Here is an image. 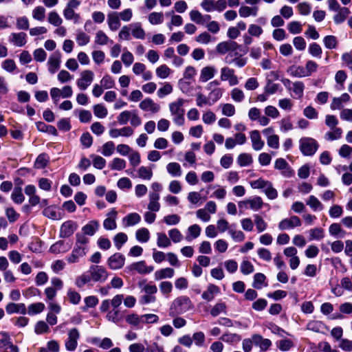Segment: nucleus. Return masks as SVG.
<instances>
[{"instance_id":"obj_1","label":"nucleus","mask_w":352,"mask_h":352,"mask_svg":"<svg viewBox=\"0 0 352 352\" xmlns=\"http://www.w3.org/2000/svg\"><path fill=\"white\" fill-rule=\"evenodd\" d=\"M192 307L190 298L187 296H180L175 299L170 308L169 315L175 316L191 309Z\"/></svg>"},{"instance_id":"obj_2","label":"nucleus","mask_w":352,"mask_h":352,"mask_svg":"<svg viewBox=\"0 0 352 352\" xmlns=\"http://www.w3.org/2000/svg\"><path fill=\"white\" fill-rule=\"evenodd\" d=\"M184 100L178 98L175 102L169 104V110L173 116V122L178 126H182L184 124L185 110L183 108Z\"/></svg>"},{"instance_id":"obj_3","label":"nucleus","mask_w":352,"mask_h":352,"mask_svg":"<svg viewBox=\"0 0 352 352\" xmlns=\"http://www.w3.org/2000/svg\"><path fill=\"white\" fill-rule=\"evenodd\" d=\"M319 147L317 141L312 138H302L299 141V148L304 155L311 156Z\"/></svg>"},{"instance_id":"obj_4","label":"nucleus","mask_w":352,"mask_h":352,"mask_svg":"<svg viewBox=\"0 0 352 352\" xmlns=\"http://www.w3.org/2000/svg\"><path fill=\"white\" fill-rule=\"evenodd\" d=\"M80 4V2L78 0H69L63 10L64 17L67 20H74V23H78L80 16L75 12L74 9L77 8Z\"/></svg>"},{"instance_id":"obj_5","label":"nucleus","mask_w":352,"mask_h":352,"mask_svg":"<svg viewBox=\"0 0 352 352\" xmlns=\"http://www.w3.org/2000/svg\"><path fill=\"white\" fill-rule=\"evenodd\" d=\"M91 280L94 282L104 283L108 278V272L106 269L101 265H91L88 271Z\"/></svg>"},{"instance_id":"obj_6","label":"nucleus","mask_w":352,"mask_h":352,"mask_svg":"<svg viewBox=\"0 0 352 352\" xmlns=\"http://www.w3.org/2000/svg\"><path fill=\"white\" fill-rule=\"evenodd\" d=\"M80 338V333L76 328L70 329L68 332V338L65 346L67 351H74L78 345V340Z\"/></svg>"},{"instance_id":"obj_7","label":"nucleus","mask_w":352,"mask_h":352,"mask_svg":"<svg viewBox=\"0 0 352 352\" xmlns=\"http://www.w3.org/2000/svg\"><path fill=\"white\" fill-rule=\"evenodd\" d=\"M153 270V266H147L144 261H139L127 266L124 269V272L130 273L131 272L135 270L140 274H146L151 273Z\"/></svg>"},{"instance_id":"obj_8","label":"nucleus","mask_w":352,"mask_h":352,"mask_svg":"<svg viewBox=\"0 0 352 352\" xmlns=\"http://www.w3.org/2000/svg\"><path fill=\"white\" fill-rule=\"evenodd\" d=\"M88 248H81L79 246H75L71 253L67 258L66 261L70 263H78L80 258L85 256L87 254Z\"/></svg>"},{"instance_id":"obj_9","label":"nucleus","mask_w":352,"mask_h":352,"mask_svg":"<svg viewBox=\"0 0 352 352\" xmlns=\"http://www.w3.org/2000/svg\"><path fill=\"white\" fill-rule=\"evenodd\" d=\"M94 72L91 70H85L80 74V78L77 80V85L81 90H85L94 80Z\"/></svg>"},{"instance_id":"obj_10","label":"nucleus","mask_w":352,"mask_h":352,"mask_svg":"<svg viewBox=\"0 0 352 352\" xmlns=\"http://www.w3.org/2000/svg\"><path fill=\"white\" fill-rule=\"evenodd\" d=\"M125 262V257L120 253H115L111 256L107 260L109 267L113 270L122 268Z\"/></svg>"},{"instance_id":"obj_11","label":"nucleus","mask_w":352,"mask_h":352,"mask_svg":"<svg viewBox=\"0 0 352 352\" xmlns=\"http://www.w3.org/2000/svg\"><path fill=\"white\" fill-rule=\"evenodd\" d=\"M301 226V221L297 216H292L290 218L283 219L278 224L280 230L292 229Z\"/></svg>"},{"instance_id":"obj_12","label":"nucleus","mask_w":352,"mask_h":352,"mask_svg":"<svg viewBox=\"0 0 352 352\" xmlns=\"http://www.w3.org/2000/svg\"><path fill=\"white\" fill-rule=\"evenodd\" d=\"M76 223L72 221H67L63 223L60 230V236L62 238H67L72 236L77 229Z\"/></svg>"},{"instance_id":"obj_13","label":"nucleus","mask_w":352,"mask_h":352,"mask_svg":"<svg viewBox=\"0 0 352 352\" xmlns=\"http://www.w3.org/2000/svg\"><path fill=\"white\" fill-rule=\"evenodd\" d=\"M239 47V45L233 41H227L219 43L217 45V52L221 54H225L228 52H234Z\"/></svg>"},{"instance_id":"obj_14","label":"nucleus","mask_w":352,"mask_h":352,"mask_svg":"<svg viewBox=\"0 0 352 352\" xmlns=\"http://www.w3.org/2000/svg\"><path fill=\"white\" fill-rule=\"evenodd\" d=\"M61 55L58 52L53 53L48 59L49 72L54 74L60 67Z\"/></svg>"},{"instance_id":"obj_15","label":"nucleus","mask_w":352,"mask_h":352,"mask_svg":"<svg viewBox=\"0 0 352 352\" xmlns=\"http://www.w3.org/2000/svg\"><path fill=\"white\" fill-rule=\"evenodd\" d=\"M107 23L111 31H116L120 27V19L118 12H111L107 14Z\"/></svg>"},{"instance_id":"obj_16","label":"nucleus","mask_w":352,"mask_h":352,"mask_svg":"<svg viewBox=\"0 0 352 352\" xmlns=\"http://www.w3.org/2000/svg\"><path fill=\"white\" fill-rule=\"evenodd\" d=\"M140 108L143 111H151L152 113H157L160 109V104L154 102L151 98L143 100L139 104Z\"/></svg>"},{"instance_id":"obj_17","label":"nucleus","mask_w":352,"mask_h":352,"mask_svg":"<svg viewBox=\"0 0 352 352\" xmlns=\"http://www.w3.org/2000/svg\"><path fill=\"white\" fill-rule=\"evenodd\" d=\"M250 139L252 144V148L255 151L261 150L264 145L265 142L261 140V137L260 133L257 130H254L250 132Z\"/></svg>"},{"instance_id":"obj_18","label":"nucleus","mask_w":352,"mask_h":352,"mask_svg":"<svg viewBox=\"0 0 352 352\" xmlns=\"http://www.w3.org/2000/svg\"><path fill=\"white\" fill-rule=\"evenodd\" d=\"M138 287L141 289L142 293L154 296L157 292L156 285L152 284L151 283H147L145 279L140 280L138 283Z\"/></svg>"},{"instance_id":"obj_19","label":"nucleus","mask_w":352,"mask_h":352,"mask_svg":"<svg viewBox=\"0 0 352 352\" xmlns=\"http://www.w3.org/2000/svg\"><path fill=\"white\" fill-rule=\"evenodd\" d=\"M6 311L8 314L19 313L24 315L27 313V309L24 303L10 302L6 305Z\"/></svg>"},{"instance_id":"obj_20","label":"nucleus","mask_w":352,"mask_h":352,"mask_svg":"<svg viewBox=\"0 0 352 352\" xmlns=\"http://www.w3.org/2000/svg\"><path fill=\"white\" fill-rule=\"evenodd\" d=\"M249 204L251 209L254 210H260L263 205V200L260 197H254L252 199H249L239 203V206L242 208L244 205Z\"/></svg>"},{"instance_id":"obj_21","label":"nucleus","mask_w":352,"mask_h":352,"mask_svg":"<svg viewBox=\"0 0 352 352\" xmlns=\"http://www.w3.org/2000/svg\"><path fill=\"white\" fill-rule=\"evenodd\" d=\"M26 36V34L23 32L12 33L9 36V41L16 46L22 47L25 45L27 42Z\"/></svg>"},{"instance_id":"obj_22","label":"nucleus","mask_w":352,"mask_h":352,"mask_svg":"<svg viewBox=\"0 0 352 352\" xmlns=\"http://www.w3.org/2000/svg\"><path fill=\"white\" fill-rule=\"evenodd\" d=\"M216 73V69L212 66H206L201 69L199 81L205 82L212 78Z\"/></svg>"},{"instance_id":"obj_23","label":"nucleus","mask_w":352,"mask_h":352,"mask_svg":"<svg viewBox=\"0 0 352 352\" xmlns=\"http://www.w3.org/2000/svg\"><path fill=\"white\" fill-rule=\"evenodd\" d=\"M219 292L220 289L218 286L214 284H209L207 289L201 294V297L207 301H211L214 298V295Z\"/></svg>"},{"instance_id":"obj_24","label":"nucleus","mask_w":352,"mask_h":352,"mask_svg":"<svg viewBox=\"0 0 352 352\" xmlns=\"http://www.w3.org/2000/svg\"><path fill=\"white\" fill-rule=\"evenodd\" d=\"M140 221L141 217L136 212L129 213L122 219V223L125 227L135 226L139 223Z\"/></svg>"},{"instance_id":"obj_25","label":"nucleus","mask_w":352,"mask_h":352,"mask_svg":"<svg viewBox=\"0 0 352 352\" xmlns=\"http://www.w3.org/2000/svg\"><path fill=\"white\" fill-rule=\"evenodd\" d=\"M71 248L69 244L65 243L63 241H58L54 243L50 248V251L54 254H60L67 252Z\"/></svg>"},{"instance_id":"obj_26","label":"nucleus","mask_w":352,"mask_h":352,"mask_svg":"<svg viewBox=\"0 0 352 352\" xmlns=\"http://www.w3.org/2000/svg\"><path fill=\"white\" fill-rule=\"evenodd\" d=\"M175 271L173 268L166 267L157 270L154 274V277L156 280H162L164 278H170L174 276Z\"/></svg>"},{"instance_id":"obj_27","label":"nucleus","mask_w":352,"mask_h":352,"mask_svg":"<svg viewBox=\"0 0 352 352\" xmlns=\"http://www.w3.org/2000/svg\"><path fill=\"white\" fill-rule=\"evenodd\" d=\"M159 199V193L151 192L149 194V204L148 205V210L153 212H157L160 210V204L158 202Z\"/></svg>"},{"instance_id":"obj_28","label":"nucleus","mask_w":352,"mask_h":352,"mask_svg":"<svg viewBox=\"0 0 352 352\" xmlns=\"http://www.w3.org/2000/svg\"><path fill=\"white\" fill-rule=\"evenodd\" d=\"M306 204L309 206L314 211L322 210L323 204L314 195H310L306 200Z\"/></svg>"},{"instance_id":"obj_29","label":"nucleus","mask_w":352,"mask_h":352,"mask_svg":"<svg viewBox=\"0 0 352 352\" xmlns=\"http://www.w3.org/2000/svg\"><path fill=\"white\" fill-rule=\"evenodd\" d=\"M99 228V223L98 221H91L85 226L82 227V230L84 234L93 236Z\"/></svg>"},{"instance_id":"obj_30","label":"nucleus","mask_w":352,"mask_h":352,"mask_svg":"<svg viewBox=\"0 0 352 352\" xmlns=\"http://www.w3.org/2000/svg\"><path fill=\"white\" fill-rule=\"evenodd\" d=\"M336 12H338V13L333 16V21L336 24H340L344 22L350 14L349 8L345 7L341 8Z\"/></svg>"},{"instance_id":"obj_31","label":"nucleus","mask_w":352,"mask_h":352,"mask_svg":"<svg viewBox=\"0 0 352 352\" xmlns=\"http://www.w3.org/2000/svg\"><path fill=\"white\" fill-rule=\"evenodd\" d=\"M131 25V30L133 36L138 39H144L145 37V31L142 28L140 23H133Z\"/></svg>"},{"instance_id":"obj_32","label":"nucleus","mask_w":352,"mask_h":352,"mask_svg":"<svg viewBox=\"0 0 352 352\" xmlns=\"http://www.w3.org/2000/svg\"><path fill=\"white\" fill-rule=\"evenodd\" d=\"M167 171L173 177H180L182 174L181 166L177 162H170L166 166Z\"/></svg>"},{"instance_id":"obj_33","label":"nucleus","mask_w":352,"mask_h":352,"mask_svg":"<svg viewBox=\"0 0 352 352\" xmlns=\"http://www.w3.org/2000/svg\"><path fill=\"white\" fill-rule=\"evenodd\" d=\"M126 321L131 325L135 327L137 329H140V324L142 323L143 318L142 315L138 316L136 314H131L126 317Z\"/></svg>"},{"instance_id":"obj_34","label":"nucleus","mask_w":352,"mask_h":352,"mask_svg":"<svg viewBox=\"0 0 352 352\" xmlns=\"http://www.w3.org/2000/svg\"><path fill=\"white\" fill-rule=\"evenodd\" d=\"M287 72L292 76L294 77L302 78L307 76L305 68L302 66L292 65L289 67Z\"/></svg>"},{"instance_id":"obj_35","label":"nucleus","mask_w":352,"mask_h":352,"mask_svg":"<svg viewBox=\"0 0 352 352\" xmlns=\"http://www.w3.org/2000/svg\"><path fill=\"white\" fill-rule=\"evenodd\" d=\"M258 8L257 7L241 6L239 8V13L241 17H248L250 15L256 16Z\"/></svg>"},{"instance_id":"obj_36","label":"nucleus","mask_w":352,"mask_h":352,"mask_svg":"<svg viewBox=\"0 0 352 352\" xmlns=\"http://www.w3.org/2000/svg\"><path fill=\"white\" fill-rule=\"evenodd\" d=\"M44 309L45 305L43 302H36L28 307L27 313L30 316H33L41 313Z\"/></svg>"},{"instance_id":"obj_37","label":"nucleus","mask_w":352,"mask_h":352,"mask_svg":"<svg viewBox=\"0 0 352 352\" xmlns=\"http://www.w3.org/2000/svg\"><path fill=\"white\" fill-rule=\"evenodd\" d=\"M332 131L325 133L324 138L328 141H333L340 139L342 137V130L341 128L336 127L331 129Z\"/></svg>"},{"instance_id":"obj_38","label":"nucleus","mask_w":352,"mask_h":352,"mask_svg":"<svg viewBox=\"0 0 352 352\" xmlns=\"http://www.w3.org/2000/svg\"><path fill=\"white\" fill-rule=\"evenodd\" d=\"M136 239L142 243H146L149 240L150 233L147 228H142L136 231Z\"/></svg>"},{"instance_id":"obj_39","label":"nucleus","mask_w":352,"mask_h":352,"mask_svg":"<svg viewBox=\"0 0 352 352\" xmlns=\"http://www.w3.org/2000/svg\"><path fill=\"white\" fill-rule=\"evenodd\" d=\"M128 240L127 235L124 232H120L115 235L113 242L118 250H120L124 243Z\"/></svg>"},{"instance_id":"obj_40","label":"nucleus","mask_w":352,"mask_h":352,"mask_svg":"<svg viewBox=\"0 0 352 352\" xmlns=\"http://www.w3.org/2000/svg\"><path fill=\"white\" fill-rule=\"evenodd\" d=\"M11 198L13 201L17 204H20L23 202L25 199V197L22 193V189L20 187L14 188L12 195Z\"/></svg>"},{"instance_id":"obj_41","label":"nucleus","mask_w":352,"mask_h":352,"mask_svg":"<svg viewBox=\"0 0 352 352\" xmlns=\"http://www.w3.org/2000/svg\"><path fill=\"white\" fill-rule=\"evenodd\" d=\"M91 280H92L89 273H84L76 278L75 284L78 287L81 288L85 285L90 283Z\"/></svg>"},{"instance_id":"obj_42","label":"nucleus","mask_w":352,"mask_h":352,"mask_svg":"<svg viewBox=\"0 0 352 352\" xmlns=\"http://www.w3.org/2000/svg\"><path fill=\"white\" fill-rule=\"evenodd\" d=\"M109 167L112 170H121L126 167V161L123 159L116 157L109 164Z\"/></svg>"},{"instance_id":"obj_43","label":"nucleus","mask_w":352,"mask_h":352,"mask_svg":"<svg viewBox=\"0 0 352 352\" xmlns=\"http://www.w3.org/2000/svg\"><path fill=\"white\" fill-rule=\"evenodd\" d=\"M148 21L152 25L160 24L164 21V14L162 12H152L148 15Z\"/></svg>"},{"instance_id":"obj_44","label":"nucleus","mask_w":352,"mask_h":352,"mask_svg":"<svg viewBox=\"0 0 352 352\" xmlns=\"http://www.w3.org/2000/svg\"><path fill=\"white\" fill-rule=\"evenodd\" d=\"M293 87L291 90L293 91L294 94L298 98H301L303 96V91L305 89V85L302 82L297 81L292 84Z\"/></svg>"},{"instance_id":"obj_45","label":"nucleus","mask_w":352,"mask_h":352,"mask_svg":"<svg viewBox=\"0 0 352 352\" xmlns=\"http://www.w3.org/2000/svg\"><path fill=\"white\" fill-rule=\"evenodd\" d=\"M157 244L160 248H166L170 245L171 243L165 233H157Z\"/></svg>"},{"instance_id":"obj_46","label":"nucleus","mask_w":352,"mask_h":352,"mask_svg":"<svg viewBox=\"0 0 352 352\" xmlns=\"http://www.w3.org/2000/svg\"><path fill=\"white\" fill-rule=\"evenodd\" d=\"M32 17L37 21H43L45 17V9L43 6H37L32 11Z\"/></svg>"},{"instance_id":"obj_47","label":"nucleus","mask_w":352,"mask_h":352,"mask_svg":"<svg viewBox=\"0 0 352 352\" xmlns=\"http://www.w3.org/2000/svg\"><path fill=\"white\" fill-rule=\"evenodd\" d=\"M237 162L240 166H248L252 164V157L250 154L241 153L238 156Z\"/></svg>"},{"instance_id":"obj_48","label":"nucleus","mask_w":352,"mask_h":352,"mask_svg":"<svg viewBox=\"0 0 352 352\" xmlns=\"http://www.w3.org/2000/svg\"><path fill=\"white\" fill-rule=\"evenodd\" d=\"M16 26L18 30H28L30 28V23L28 17L25 16L17 17L16 19Z\"/></svg>"},{"instance_id":"obj_49","label":"nucleus","mask_w":352,"mask_h":352,"mask_svg":"<svg viewBox=\"0 0 352 352\" xmlns=\"http://www.w3.org/2000/svg\"><path fill=\"white\" fill-rule=\"evenodd\" d=\"M48 22L54 26H60L63 23V19L56 12L52 11L48 14Z\"/></svg>"},{"instance_id":"obj_50","label":"nucleus","mask_w":352,"mask_h":352,"mask_svg":"<svg viewBox=\"0 0 352 352\" xmlns=\"http://www.w3.org/2000/svg\"><path fill=\"white\" fill-rule=\"evenodd\" d=\"M94 113L96 117L104 118L107 116L108 111L104 106L98 104L94 106Z\"/></svg>"},{"instance_id":"obj_51","label":"nucleus","mask_w":352,"mask_h":352,"mask_svg":"<svg viewBox=\"0 0 352 352\" xmlns=\"http://www.w3.org/2000/svg\"><path fill=\"white\" fill-rule=\"evenodd\" d=\"M254 223L256 227V229L258 232H262L267 227V223L263 220V219L259 216L258 214L254 215Z\"/></svg>"},{"instance_id":"obj_52","label":"nucleus","mask_w":352,"mask_h":352,"mask_svg":"<svg viewBox=\"0 0 352 352\" xmlns=\"http://www.w3.org/2000/svg\"><path fill=\"white\" fill-rule=\"evenodd\" d=\"M190 236H186V239L188 241H190L192 239H196L197 238L201 233V228L197 224H194L192 226H190L188 229Z\"/></svg>"},{"instance_id":"obj_53","label":"nucleus","mask_w":352,"mask_h":352,"mask_svg":"<svg viewBox=\"0 0 352 352\" xmlns=\"http://www.w3.org/2000/svg\"><path fill=\"white\" fill-rule=\"evenodd\" d=\"M266 279L265 276L262 273H256L254 276L252 287L256 289H261L263 283Z\"/></svg>"},{"instance_id":"obj_54","label":"nucleus","mask_w":352,"mask_h":352,"mask_svg":"<svg viewBox=\"0 0 352 352\" xmlns=\"http://www.w3.org/2000/svg\"><path fill=\"white\" fill-rule=\"evenodd\" d=\"M109 41V37L102 30H99L96 34L95 42L100 45H104L108 43Z\"/></svg>"},{"instance_id":"obj_55","label":"nucleus","mask_w":352,"mask_h":352,"mask_svg":"<svg viewBox=\"0 0 352 352\" xmlns=\"http://www.w3.org/2000/svg\"><path fill=\"white\" fill-rule=\"evenodd\" d=\"M324 46L327 49H334L338 45V41L336 36L332 35L326 36L324 39Z\"/></svg>"},{"instance_id":"obj_56","label":"nucleus","mask_w":352,"mask_h":352,"mask_svg":"<svg viewBox=\"0 0 352 352\" xmlns=\"http://www.w3.org/2000/svg\"><path fill=\"white\" fill-rule=\"evenodd\" d=\"M240 270L243 274L248 275L254 272V267L249 261H243L241 264Z\"/></svg>"},{"instance_id":"obj_57","label":"nucleus","mask_w":352,"mask_h":352,"mask_svg":"<svg viewBox=\"0 0 352 352\" xmlns=\"http://www.w3.org/2000/svg\"><path fill=\"white\" fill-rule=\"evenodd\" d=\"M170 69L166 65H162L156 69V74L160 78H166L170 74Z\"/></svg>"},{"instance_id":"obj_58","label":"nucleus","mask_w":352,"mask_h":352,"mask_svg":"<svg viewBox=\"0 0 352 352\" xmlns=\"http://www.w3.org/2000/svg\"><path fill=\"white\" fill-rule=\"evenodd\" d=\"M308 50L309 54L314 57L320 58L322 52L321 47L316 43H311Z\"/></svg>"},{"instance_id":"obj_59","label":"nucleus","mask_w":352,"mask_h":352,"mask_svg":"<svg viewBox=\"0 0 352 352\" xmlns=\"http://www.w3.org/2000/svg\"><path fill=\"white\" fill-rule=\"evenodd\" d=\"M85 306L82 307V311H85L89 307H94L98 303V299L94 296H89L85 298Z\"/></svg>"},{"instance_id":"obj_60","label":"nucleus","mask_w":352,"mask_h":352,"mask_svg":"<svg viewBox=\"0 0 352 352\" xmlns=\"http://www.w3.org/2000/svg\"><path fill=\"white\" fill-rule=\"evenodd\" d=\"M76 41L80 46L85 45L90 41V36L82 31H78L76 34Z\"/></svg>"},{"instance_id":"obj_61","label":"nucleus","mask_w":352,"mask_h":352,"mask_svg":"<svg viewBox=\"0 0 352 352\" xmlns=\"http://www.w3.org/2000/svg\"><path fill=\"white\" fill-rule=\"evenodd\" d=\"M264 192L270 199H274L278 196L277 190L273 187L272 184L270 182L265 187Z\"/></svg>"},{"instance_id":"obj_62","label":"nucleus","mask_w":352,"mask_h":352,"mask_svg":"<svg viewBox=\"0 0 352 352\" xmlns=\"http://www.w3.org/2000/svg\"><path fill=\"white\" fill-rule=\"evenodd\" d=\"M139 177L144 179H151L153 175L151 169L148 167L141 166L138 170Z\"/></svg>"},{"instance_id":"obj_63","label":"nucleus","mask_w":352,"mask_h":352,"mask_svg":"<svg viewBox=\"0 0 352 352\" xmlns=\"http://www.w3.org/2000/svg\"><path fill=\"white\" fill-rule=\"evenodd\" d=\"M34 331L36 334L48 333L50 328L44 321H38L35 325Z\"/></svg>"},{"instance_id":"obj_64","label":"nucleus","mask_w":352,"mask_h":352,"mask_svg":"<svg viewBox=\"0 0 352 352\" xmlns=\"http://www.w3.org/2000/svg\"><path fill=\"white\" fill-rule=\"evenodd\" d=\"M168 235L170 239L174 243H179L183 239L182 234H181L180 231L177 228L170 230L168 232Z\"/></svg>"}]
</instances>
